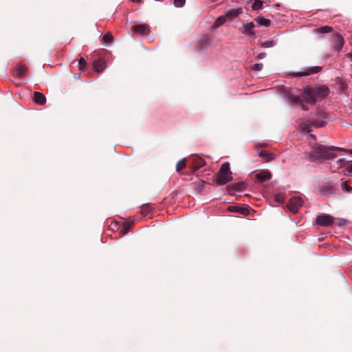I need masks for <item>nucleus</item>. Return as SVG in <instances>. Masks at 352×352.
Listing matches in <instances>:
<instances>
[{"instance_id": "1", "label": "nucleus", "mask_w": 352, "mask_h": 352, "mask_svg": "<svg viewBox=\"0 0 352 352\" xmlns=\"http://www.w3.org/2000/svg\"><path fill=\"white\" fill-rule=\"evenodd\" d=\"M329 93V88L325 85L304 87L301 95L291 94L287 96L289 103L300 105L303 110L307 109V104L314 105L317 101L324 99Z\"/></svg>"}, {"instance_id": "2", "label": "nucleus", "mask_w": 352, "mask_h": 352, "mask_svg": "<svg viewBox=\"0 0 352 352\" xmlns=\"http://www.w3.org/2000/svg\"><path fill=\"white\" fill-rule=\"evenodd\" d=\"M336 151H342L344 152V148L316 145L313 146L309 151V159L311 162H320L324 160L334 158L336 156L334 153Z\"/></svg>"}, {"instance_id": "3", "label": "nucleus", "mask_w": 352, "mask_h": 352, "mask_svg": "<svg viewBox=\"0 0 352 352\" xmlns=\"http://www.w3.org/2000/svg\"><path fill=\"white\" fill-rule=\"evenodd\" d=\"M232 179L228 162L223 163L219 172L214 175V181L218 185H224Z\"/></svg>"}, {"instance_id": "4", "label": "nucleus", "mask_w": 352, "mask_h": 352, "mask_svg": "<svg viewBox=\"0 0 352 352\" xmlns=\"http://www.w3.org/2000/svg\"><path fill=\"white\" fill-rule=\"evenodd\" d=\"M334 222V219L332 216L327 214H322L316 217V223L317 225L324 227L331 226Z\"/></svg>"}, {"instance_id": "5", "label": "nucleus", "mask_w": 352, "mask_h": 352, "mask_svg": "<svg viewBox=\"0 0 352 352\" xmlns=\"http://www.w3.org/2000/svg\"><path fill=\"white\" fill-rule=\"evenodd\" d=\"M303 200L301 197H294L289 199L287 204L288 209L293 213L298 212L299 208L302 206Z\"/></svg>"}, {"instance_id": "6", "label": "nucleus", "mask_w": 352, "mask_h": 352, "mask_svg": "<svg viewBox=\"0 0 352 352\" xmlns=\"http://www.w3.org/2000/svg\"><path fill=\"white\" fill-rule=\"evenodd\" d=\"M337 168L344 169L342 170V172L345 175H352V162H346L344 159L342 158L336 162Z\"/></svg>"}, {"instance_id": "7", "label": "nucleus", "mask_w": 352, "mask_h": 352, "mask_svg": "<svg viewBox=\"0 0 352 352\" xmlns=\"http://www.w3.org/2000/svg\"><path fill=\"white\" fill-rule=\"evenodd\" d=\"M133 34L144 36L150 33V26L148 24L135 25L131 28Z\"/></svg>"}, {"instance_id": "8", "label": "nucleus", "mask_w": 352, "mask_h": 352, "mask_svg": "<svg viewBox=\"0 0 352 352\" xmlns=\"http://www.w3.org/2000/svg\"><path fill=\"white\" fill-rule=\"evenodd\" d=\"M320 67H312L305 69V71L300 72H294L292 76L294 77H301L310 75L311 74L318 73L321 70Z\"/></svg>"}, {"instance_id": "9", "label": "nucleus", "mask_w": 352, "mask_h": 352, "mask_svg": "<svg viewBox=\"0 0 352 352\" xmlns=\"http://www.w3.org/2000/svg\"><path fill=\"white\" fill-rule=\"evenodd\" d=\"M255 28V24L253 22L245 23L243 25V27L241 28V33L248 35V36H254L255 32L254 31V28Z\"/></svg>"}, {"instance_id": "10", "label": "nucleus", "mask_w": 352, "mask_h": 352, "mask_svg": "<svg viewBox=\"0 0 352 352\" xmlns=\"http://www.w3.org/2000/svg\"><path fill=\"white\" fill-rule=\"evenodd\" d=\"M256 180L259 182H264L271 179L272 175L268 170H263L256 174Z\"/></svg>"}, {"instance_id": "11", "label": "nucleus", "mask_w": 352, "mask_h": 352, "mask_svg": "<svg viewBox=\"0 0 352 352\" xmlns=\"http://www.w3.org/2000/svg\"><path fill=\"white\" fill-rule=\"evenodd\" d=\"M333 47L337 51L341 50L344 45V38L338 34L333 36Z\"/></svg>"}, {"instance_id": "12", "label": "nucleus", "mask_w": 352, "mask_h": 352, "mask_svg": "<svg viewBox=\"0 0 352 352\" xmlns=\"http://www.w3.org/2000/svg\"><path fill=\"white\" fill-rule=\"evenodd\" d=\"M93 67L96 72H101L106 67V62L102 58H98L93 62Z\"/></svg>"}, {"instance_id": "13", "label": "nucleus", "mask_w": 352, "mask_h": 352, "mask_svg": "<svg viewBox=\"0 0 352 352\" xmlns=\"http://www.w3.org/2000/svg\"><path fill=\"white\" fill-rule=\"evenodd\" d=\"M227 210L231 212H237L244 215L248 213V208L241 207L239 206H230L228 207Z\"/></svg>"}, {"instance_id": "14", "label": "nucleus", "mask_w": 352, "mask_h": 352, "mask_svg": "<svg viewBox=\"0 0 352 352\" xmlns=\"http://www.w3.org/2000/svg\"><path fill=\"white\" fill-rule=\"evenodd\" d=\"M27 67L22 64H17L14 69L15 75L19 78L24 77L27 73Z\"/></svg>"}, {"instance_id": "15", "label": "nucleus", "mask_w": 352, "mask_h": 352, "mask_svg": "<svg viewBox=\"0 0 352 352\" xmlns=\"http://www.w3.org/2000/svg\"><path fill=\"white\" fill-rule=\"evenodd\" d=\"M34 100L36 104L43 105L45 103L46 98L43 94L35 91L34 94Z\"/></svg>"}, {"instance_id": "16", "label": "nucleus", "mask_w": 352, "mask_h": 352, "mask_svg": "<svg viewBox=\"0 0 352 352\" xmlns=\"http://www.w3.org/2000/svg\"><path fill=\"white\" fill-rule=\"evenodd\" d=\"M255 21L257 23V24L261 26L269 27L271 25L270 20L265 19L263 16H257L255 19Z\"/></svg>"}, {"instance_id": "17", "label": "nucleus", "mask_w": 352, "mask_h": 352, "mask_svg": "<svg viewBox=\"0 0 352 352\" xmlns=\"http://www.w3.org/2000/svg\"><path fill=\"white\" fill-rule=\"evenodd\" d=\"M241 13H242V8H236V9H232V10L228 11L225 15L226 16L227 18L228 17L232 18V17H236V16H239Z\"/></svg>"}, {"instance_id": "18", "label": "nucleus", "mask_w": 352, "mask_h": 352, "mask_svg": "<svg viewBox=\"0 0 352 352\" xmlns=\"http://www.w3.org/2000/svg\"><path fill=\"white\" fill-rule=\"evenodd\" d=\"M226 20L227 17L226 15L221 16L216 19V21L214 23V26L215 28H218L222 25L223 23H225L226 22Z\"/></svg>"}, {"instance_id": "19", "label": "nucleus", "mask_w": 352, "mask_h": 352, "mask_svg": "<svg viewBox=\"0 0 352 352\" xmlns=\"http://www.w3.org/2000/svg\"><path fill=\"white\" fill-rule=\"evenodd\" d=\"M333 28L331 26L325 25L317 29V32L320 34L329 33L332 32Z\"/></svg>"}, {"instance_id": "20", "label": "nucleus", "mask_w": 352, "mask_h": 352, "mask_svg": "<svg viewBox=\"0 0 352 352\" xmlns=\"http://www.w3.org/2000/svg\"><path fill=\"white\" fill-rule=\"evenodd\" d=\"M186 166V159H182L179 160L176 166V169L177 172H180L182 170H183Z\"/></svg>"}, {"instance_id": "21", "label": "nucleus", "mask_w": 352, "mask_h": 352, "mask_svg": "<svg viewBox=\"0 0 352 352\" xmlns=\"http://www.w3.org/2000/svg\"><path fill=\"white\" fill-rule=\"evenodd\" d=\"M151 212V206L148 204L143 205L141 208V213L144 217H146Z\"/></svg>"}, {"instance_id": "22", "label": "nucleus", "mask_w": 352, "mask_h": 352, "mask_svg": "<svg viewBox=\"0 0 352 352\" xmlns=\"http://www.w3.org/2000/svg\"><path fill=\"white\" fill-rule=\"evenodd\" d=\"M263 7V2L260 0H255L252 3V8L254 10H258L261 9Z\"/></svg>"}, {"instance_id": "23", "label": "nucleus", "mask_w": 352, "mask_h": 352, "mask_svg": "<svg viewBox=\"0 0 352 352\" xmlns=\"http://www.w3.org/2000/svg\"><path fill=\"white\" fill-rule=\"evenodd\" d=\"M113 35L110 32L105 34L102 37V41L106 43H111L113 41Z\"/></svg>"}, {"instance_id": "24", "label": "nucleus", "mask_w": 352, "mask_h": 352, "mask_svg": "<svg viewBox=\"0 0 352 352\" xmlns=\"http://www.w3.org/2000/svg\"><path fill=\"white\" fill-rule=\"evenodd\" d=\"M86 65H87L86 60L83 58H80L78 60V67H79V69L81 70V71H83L85 69Z\"/></svg>"}, {"instance_id": "25", "label": "nucleus", "mask_w": 352, "mask_h": 352, "mask_svg": "<svg viewBox=\"0 0 352 352\" xmlns=\"http://www.w3.org/2000/svg\"><path fill=\"white\" fill-rule=\"evenodd\" d=\"M285 197L284 194L279 193L275 195V200L278 203H283L285 200Z\"/></svg>"}, {"instance_id": "26", "label": "nucleus", "mask_w": 352, "mask_h": 352, "mask_svg": "<svg viewBox=\"0 0 352 352\" xmlns=\"http://www.w3.org/2000/svg\"><path fill=\"white\" fill-rule=\"evenodd\" d=\"M186 0H174V5L177 8H182L184 6Z\"/></svg>"}, {"instance_id": "27", "label": "nucleus", "mask_w": 352, "mask_h": 352, "mask_svg": "<svg viewBox=\"0 0 352 352\" xmlns=\"http://www.w3.org/2000/svg\"><path fill=\"white\" fill-rule=\"evenodd\" d=\"M205 165V162L201 158H197L196 168H199Z\"/></svg>"}, {"instance_id": "28", "label": "nucleus", "mask_w": 352, "mask_h": 352, "mask_svg": "<svg viewBox=\"0 0 352 352\" xmlns=\"http://www.w3.org/2000/svg\"><path fill=\"white\" fill-rule=\"evenodd\" d=\"M131 226V224L129 223L124 224L123 229L121 230V232L123 234H126L128 232V231L129 230Z\"/></svg>"}, {"instance_id": "29", "label": "nucleus", "mask_w": 352, "mask_h": 352, "mask_svg": "<svg viewBox=\"0 0 352 352\" xmlns=\"http://www.w3.org/2000/svg\"><path fill=\"white\" fill-rule=\"evenodd\" d=\"M342 188L343 190H344L349 192H351V190H352V188L346 182L342 183Z\"/></svg>"}, {"instance_id": "30", "label": "nucleus", "mask_w": 352, "mask_h": 352, "mask_svg": "<svg viewBox=\"0 0 352 352\" xmlns=\"http://www.w3.org/2000/svg\"><path fill=\"white\" fill-rule=\"evenodd\" d=\"M262 68H263L262 63H256L252 66V69H254L255 71H260L262 69Z\"/></svg>"}, {"instance_id": "31", "label": "nucleus", "mask_w": 352, "mask_h": 352, "mask_svg": "<svg viewBox=\"0 0 352 352\" xmlns=\"http://www.w3.org/2000/svg\"><path fill=\"white\" fill-rule=\"evenodd\" d=\"M274 158H275V154L267 153V158H266L267 162L271 161V160H274Z\"/></svg>"}, {"instance_id": "32", "label": "nucleus", "mask_w": 352, "mask_h": 352, "mask_svg": "<svg viewBox=\"0 0 352 352\" xmlns=\"http://www.w3.org/2000/svg\"><path fill=\"white\" fill-rule=\"evenodd\" d=\"M267 153L266 151H261L259 153V156L264 157L265 160L267 158Z\"/></svg>"}, {"instance_id": "33", "label": "nucleus", "mask_w": 352, "mask_h": 352, "mask_svg": "<svg viewBox=\"0 0 352 352\" xmlns=\"http://www.w3.org/2000/svg\"><path fill=\"white\" fill-rule=\"evenodd\" d=\"M199 42H203L206 45H208L210 43L209 40L207 38H202Z\"/></svg>"}, {"instance_id": "34", "label": "nucleus", "mask_w": 352, "mask_h": 352, "mask_svg": "<svg viewBox=\"0 0 352 352\" xmlns=\"http://www.w3.org/2000/svg\"><path fill=\"white\" fill-rule=\"evenodd\" d=\"M265 55H266V54L265 52H261V53L258 54V55L257 56V58L258 59H262L265 57Z\"/></svg>"}, {"instance_id": "35", "label": "nucleus", "mask_w": 352, "mask_h": 352, "mask_svg": "<svg viewBox=\"0 0 352 352\" xmlns=\"http://www.w3.org/2000/svg\"><path fill=\"white\" fill-rule=\"evenodd\" d=\"M272 41H267V42H265L263 44V47H270L272 46Z\"/></svg>"}, {"instance_id": "36", "label": "nucleus", "mask_w": 352, "mask_h": 352, "mask_svg": "<svg viewBox=\"0 0 352 352\" xmlns=\"http://www.w3.org/2000/svg\"><path fill=\"white\" fill-rule=\"evenodd\" d=\"M344 152L348 154L352 155V149H345L344 148Z\"/></svg>"}, {"instance_id": "37", "label": "nucleus", "mask_w": 352, "mask_h": 352, "mask_svg": "<svg viewBox=\"0 0 352 352\" xmlns=\"http://www.w3.org/2000/svg\"><path fill=\"white\" fill-rule=\"evenodd\" d=\"M347 56L352 58V52L347 54Z\"/></svg>"}, {"instance_id": "38", "label": "nucleus", "mask_w": 352, "mask_h": 352, "mask_svg": "<svg viewBox=\"0 0 352 352\" xmlns=\"http://www.w3.org/2000/svg\"><path fill=\"white\" fill-rule=\"evenodd\" d=\"M133 2H140L141 0H131Z\"/></svg>"}, {"instance_id": "39", "label": "nucleus", "mask_w": 352, "mask_h": 352, "mask_svg": "<svg viewBox=\"0 0 352 352\" xmlns=\"http://www.w3.org/2000/svg\"><path fill=\"white\" fill-rule=\"evenodd\" d=\"M316 125L317 126H322L321 124H316Z\"/></svg>"}]
</instances>
